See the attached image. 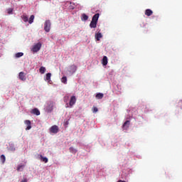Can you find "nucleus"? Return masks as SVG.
Wrapping results in <instances>:
<instances>
[{"instance_id": "obj_1", "label": "nucleus", "mask_w": 182, "mask_h": 182, "mask_svg": "<svg viewBox=\"0 0 182 182\" xmlns=\"http://www.w3.org/2000/svg\"><path fill=\"white\" fill-rule=\"evenodd\" d=\"M99 16H100L99 14H95L93 16L92 21L90 23V28H96V26H97V21H99Z\"/></svg>"}, {"instance_id": "obj_2", "label": "nucleus", "mask_w": 182, "mask_h": 182, "mask_svg": "<svg viewBox=\"0 0 182 182\" xmlns=\"http://www.w3.org/2000/svg\"><path fill=\"white\" fill-rule=\"evenodd\" d=\"M41 48H42V43H38L33 46L31 50L33 53H36V52H39V50H41Z\"/></svg>"}, {"instance_id": "obj_3", "label": "nucleus", "mask_w": 182, "mask_h": 182, "mask_svg": "<svg viewBox=\"0 0 182 182\" xmlns=\"http://www.w3.org/2000/svg\"><path fill=\"white\" fill-rule=\"evenodd\" d=\"M44 31L46 32H50V20H46L45 23H44Z\"/></svg>"}, {"instance_id": "obj_4", "label": "nucleus", "mask_w": 182, "mask_h": 182, "mask_svg": "<svg viewBox=\"0 0 182 182\" xmlns=\"http://www.w3.org/2000/svg\"><path fill=\"white\" fill-rule=\"evenodd\" d=\"M50 133H53L54 134H56V133H58L59 132V127L57 125H53L50 128Z\"/></svg>"}, {"instance_id": "obj_5", "label": "nucleus", "mask_w": 182, "mask_h": 182, "mask_svg": "<svg viewBox=\"0 0 182 182\" xmlns=\"http://www.w3.org/2000/svg\"><path fill=\"white\" fill-rule=\"evenodd\" d=\"M76 70H77V66L76 65L73 64L70 66V73H75Z\"/></svg>"}, {"instance_id": "obj_6", "label": "nucleus", "mask_w": 182, "mask_h": 182, "mask_svg": "<svg viewBox=\"0 0 182 182\" xmlns=\"http://www.w3.org/2000/svg\"><path fill=\"white\" fill-rule=\"evenodd\" d=\"M75 104H76V97L72 96L70 97V102H69L70 107H72Z\"/></svg>"}, {"instance_id": "obj_7", "label": "nucleus", "mask_w": 182, "mask_h": 182, "mask_svg": "<svg viewBox=\"0 0 182 182\" xmlns=\"http://www.w3.org/2000/svg\"><path fill=\"white\" fill-rule=\"evenodd\" d=\"M24 123L26 125H27V127L26 128V130H31L32 129L31 122L30 120H25Z\"/></svg>"}, {"instance_id": "obj_8", "label": "nucleus", "mask_w": 182, "mask_h": 182, "mask_svg": "<svg viewBox=\"0 0 182 182\" xmlns=\"http://www.w3.org/2000/svg\"><path fill=\"white\" fill-rule=\"evenodd\" d=\"M18 78L20 79V80H23V81L26 80V76L25 75V73L20 72L18 74Z\"/></svg>"}, {"instance_id": "obj_9", "label": "nucleus", "mask_w": 182, "mask_h": 182, "mask_svg": "<svg viewBox=\"0 0 182 182\" xmlns=\"http://www.w3.org/2000/svg\"><path fill=\"white\" fill-rule=\"evenodd\" d=\"M129 126H130V121L127 120L122 125V129H124V130H127V129H129Z\"/></svg>"}, {"instance_id": "obj_10", "label": "nucleus", "mask_w": 182, "mask_h": 182, "mask_svg": "<svg viewBox=\"0 0 182 182\" xmlns=\"http://www.w3.org/2000/svg\"><path fill=\"white\" fill-rule=\"evenodd\" d=\"M32 114H36V116H39L41 114V112L38 108H34L31 110Z\"/></svg>"}, {"instance_id": "obj_11", "label": "nucleus", "mask_w": 182, "mask_h": 182, "mask_svg": "<svg viewBox=\"0 0 182 182\" xmlns=\"http://www.w3.org/2000/svg\"><path fill=\"white\" fill-rule=\"evenodd\" d=\"M145 15H146V16H151V15H153V11L150 9H146L145 11Z\"/></svg>"}, {"instance_id": "obj_12", "label": "nucleus", "mask_w": 182, "mask_h": 182, "mask_svg": "<svg viewBox=\"0 0 182 182\" xmlns=\"http://www.w3.org/2000/svg\"><path fill=\"white\" fill-rule=\"evenodd\" d=\"M107 56H104L102 60V64L103 66H107Z\"/></svg>"}, {"instance_id": "obj_13", "label": "nucleus", "mask_w": 182, "mask_h": 182, "mask_svg": "<svg viewBox=\"0 0 182 182\" xmlns=\"http://www.w3.org/2000/svg\"><path fill=\"white\" fill-rule=\"evenodd\" d=\"M40 160L41 161H43V163H48V161H49V160L48 159L47 157H45V156H43L42 155H40Z\"/></svg>"}, {"instance_id": "obj_14", "label": "nucleus", "mask_w": 182, "mask_h": 182, "mask_svg": "<svg viewBox=\"0 0 182 182\" xmlns=\"http://www.w3.org/2000/svg\"><path fill=\"white\" fill-rule=\"evenodd\" d=\"M21 18L23 21V22H28V21H29V18H28V16H26V14L22 15Z\"/></svg>"}, {"instance_id": "obj_15", "label": "nucleus", "mask_w": 182, "mask_h": 182, "mask_svg": "<svg viewBox=\"0 0 182 182\" xmlns=\"http://www.w3.org/2000/svg\"><path fill=\"white\" fill-rule=\"evenodd\" d=\"M102 33H97L95 34V39L96 41H100L102 39Z\"/></svg>"}, {"instance_id": "obj_16", "label": "nucleus", "mask_w": 182, "mask_h": 182, "mask_svg": "<svg viewBox=\"0 0 182 182\" xmlns=\"http://www.w3.org/2000/svg\"><path fill=\"white\" fill-rule=\"evenodd\" d=\"M104 96H105V95H103V93L99 92V93H97V94L95 95V97H96L97 99L100 100V99H103V97H104Z\"/></svg>"}, {"instance_id": "obj_17", "label": "nucleus", "mask_w": 182, "mask_h": 182, "mask_svg": "<svg viewBox=\"0 0 182 182\" xmlns=\"http://www.w3.org/2000/svg\"><path fill=\"white\" fill-rule=\"evenodd\" d=\"M39 72L41 75H43L46 72V68L45 67H41L39 69Z\"/></svg>"}, {"instance_id": "obj_18", "label": "nucleus", "mask_w": 182, "mask_h": 182, "mask_svg": "<svg viewBox=\"0 0 182 182\" xmlns=\"http://www.w3.org/2000/svg\"><path fill=\"white\" fill-rule=\"evenodd\" d=\"M35 19V16L31 15L28 19V23H33V20Z\"/></svg>"}, {"instance_id": "obj_19", "label": "nucleus", "mask_w": 182, "mask_h": 182, "mask_svg": "<svg viewBox=\"0 0 182 182\" xmlns=\"http://www.w3.org/2000/svg\"><path fill=\"white\" fill-rule=\"evenodd\" d=\"M0 160H1V163H2V164H4L5 163V161H6V158L5 157V155H1L0 156Z\"/></svg>"}, {"instance_id": "obj_20", "label": "nucleus", "mask_w": 182, "mask_h": 182, "mask_svg": "<svg viewBox=\"0 0 182 182\" xmlns=\"http://www.w3.org/2000/svg\"><path fill=\"white\" fill-rule=\"evenodd\" d=\"M89 16L85 14H82V21H87Z\"/></svg>"}, {"instance_id": "obj_21", "label": "nucleus", "mask_w": 182, "mask_h": 182, "mask_svg": "<svg viewBox=\"0 0 182 182\" xmlns=\"http://www.w3.org/2000/svg\"><path fill=\"white\" fill-rule=\"evenodd\" d=\"M23 167H25L24 165H18L16 168L17 171H22V170H23Z\"/></svg>"}, {"instance_id": "obj_22", "label": "nucleus", "mask_w": 182, "mask_h": 182, "mask_svg": "<svg viewBox=\"0 0 182 182\" xmlns=\"http://www.w3.org/2000/svg\"><path fill=\"white\" fill-rule=\"evenodd\" d=\"M23 55V53H16L15 54V58H22Z\"/></svg>"}, {"instance_id": "obj_23", "label": "nucleus", "mask_w": 182, "mask_h": 182, "mask_svg": "<svg viewBox=\"0 0 182 182\" xmlns=\"http://www.w3.org/2000/svg\"><path fill=\"white\" fill-rule=\"evenodd\" d=\"M61 81H62L63 83L66 85V83H68V78L64 76V77H62Z\"/></svg>"}, {"instance_id": "obj_24", "label": "nucleus", "mask_w": 182, "mask_h": 182, "mask_svg": "<svg viewBox=\"0 0 182 182\" xmlns=\"http://www.w3.org/2000/svg\"><path fill=\"white\" fill-rule=\"evenodd\" d=\"M52 76V74L50 73H48L46 74V80H50V77Z\"/></svg>"}, {"instance_id": "obj_25", "label": "nucleus", "mask_w": 182, "mask_h": 182, "mask_svg": "<svg viewBox=\"0 0 182 182\" xmlns=\"http://www.w3.org/2000/svg\"><path fill=\"white\" fill-rule=\"evenodd\" d=\"M70 153H73V154H76V149H75V148H73V147H70Z\"/></svg>"}, {"instance_id": "obj_26", "label": "nucleus", "mask_w": 182, "mask_h": 182, "mask_svg": "<svg viewBox=\"0 0 182 182\" xmlns=\"http://www.w3.org/2000/svg\"><path fill=\"white\" fill-rule=\"evenodd\" d=\"M98 111H99V109H97V107H92L93 113H97Z\"/></svg>"}, {"instance_id": "obj_27", "label": "nucleus", "mask_w": 182, "mask_h": 182, "mask_svg": "<svg viewBox=\"0 0 182 182\" xmlns=\"http://www.w3.org/2000/svg\"><path fill=\"white\" fill-rule=\"evenodd\" d=\"M13 11H14V10H13L12 9H8V14H12Z\"/></svg>"}, {"instance_id": "obj_28", "label": "nucleus", "mask_w": 182, "mask_h": 182, "mask_svg": "<svg viewBox=\"0 0 182 182\" xmlns=\"http://www.w3.org/2000/svg\"><path fill=\"white\" fill-rule=\"evenodd\" d=\"M20 182H28V178H23Z\"/></svg>"}, {"instance_id": "obj_29", "label": "nucleus", "mask_w": 182, "mask_h": 182, "mask_svg": "<svg viewBox=\"0 0 182 182\" xmlns=\"http://www.w3.org/2000/svg\"><path fill=\"white\" fill-rule=\"evenodd\" d=\"M181 105H182V100L179 101L178 106H181Z\"/></svg>"}, {"instance_id": "obj_30", "label": "nucleus", "mask_w": 182, "mask_h": 182, "mask_svg": "<svg viewBox=\"0 0 182 182\" xmlns=\"http://www.w3.org/2000/svg\"><path fill=\"white\" fill-rule=\"evenodd\" d=\"M65 124H69V122L67 121V122H65Z\"/></svg>"}]
</instances>
